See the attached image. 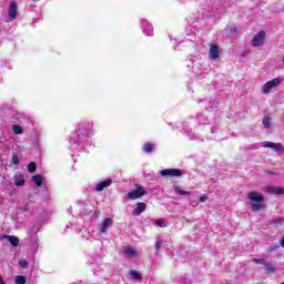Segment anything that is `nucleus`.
Segmentation results:
<instances>
[{
	"instance_id": "1",
	"label": "nucleus",
	"mask_w": 284,
	"mask_h": 284,
	"mask_svg": "<svg viewBox=\"0 0 284 284\" xmlns=\"http://www.w3.org/2000/svg\"><path fill=\"white\" fill-rule=\"evenodd\" d=\"M92 132V122L82 121L78 124V130L75 136L71 138V145H83L88 136Z\"/></svg>"
},
{
	"instance_id": "2",
	"label": "nucleus",
	"mask_w": 284,
	"mask_h": 284,
	"mask_svg": "<svg viewBox=\"0 0 284 284\" xmlns=\"http://www.w3.org/2000/svg\"><path fill=\"white\" fill-rule=\"evenodd\" d=\"M247 199L252 202L251 207L253 212H261V210H265V197L261 193L256 191L250 192L247 194Z\"/></svg>"
},
{
	"instance_id": "3",
	"label": "nucleus",
	"mask_w": 284,
	"mask_h": 284,
	"mask_svg": "<svg viewBox=\"0 0 284 284\" xmlns=\"http://www.w3.org/2000/svg\"><path fill=\"white\" fill-rule=\"evenodd\" d=\"M283 83V79L281 78H275L273 80H270L262 87V92L263 94H270L273 88H278Z\"/></svg>"
},
{
	"instance_id": "4",
	"label": "nucleus",
	"mask_w": 284,
	"mask_h": 284,
	"mask_svg": "<svg viewBox=\"0 0 284 284\" xmlns=\"http://www.w3.org/2000/svg\"><path fill=\"white\" fill-rule=\"evenodd\" d=\"M141 196H145V189H143V186H138L128 193V199L131 201H136V199H141Z\"/></svg>"
},
{
	"instance_id": "5",
	"label": "nucleus",
	"mask_w": 284,
	"mask_h": 284,
	"mask_svg": "<svg viewBox=\"0 0 284 284\" xmlns=\"http://www.w3.org/2000/svg\"><path fill=\"white\" fill-rule=\"evenodd\" d=\"M263 43H265V33L264 31H260L253 37L251 44L253 45V48H258Z\"/></svg>"
},
{
	"instance_id": "6",
	"label": "nucleus",
	"mask_w": 284,
	"mask_h": 284,
	"mask_svg": "<svg viewBox=\"0 0 284 284\" xmlns=\"http://www.w3.org/2000/svg\"><path fill=\"white\" fill-rule=\"evenodd\" d=\"M141 29L146 37H152V34H154V27H152L145 19L141 20Z\"/></svg>"
},
{
	"instance_id": "7",
	"label": "nucleus",
	"mask_w": 284,
	"mask_h": 284,
	"mask_svg": "<svg viewBox=\"0 0 284 284\" xmlns=\"http://www.w3.org/2000/svg\"><path fill=\"white\" fill-rule=\"evenodd\" d=\"M161 176H183V171L180 169H164L160 171Z\"/></svg>"
},
{
	"instance_id": "8",
	"label": "nucleus",
	"mask_w": 284,
	"mask_h": 284,
	"mask_svg": "<svg viewBox=\"0 0 284 284\" xmlns=\"http://www.w3.org/2000/svg\"><path fill=\"white\" fill-rule=\"evenodd\" d=\"M200 103H202L203 108H205V110H216V108H219V103L212 99L210 100H201Z\"/></svg>"
},
{
	"instance_id": "9",
	"label": "nucleus",
	"mask_w": 284,
	"mask_h": 284,
	"mask_svg": "<svg viewBox=\"0 0 284 284\" xmlns=\"http://www.w3.org/2000/svg\"><path fill=\"white\" fill-rule=\"evenodd\" d=\"M263 148H272L274 152H284V146L281 143H274V142H263Z\"/></svg>"
},
{
	"instance_id": "10",
	"label": "nucleus",
	"mask_w": 284,
	"mask_h": 284,
	"mask_svg": "<svg viewBox=\"0 0 284 284\" xmlns=\"http://www.w3.org/2000/svg\"><path fill=\"white\" fill-rule=\"evenodd\" d=\"M209 54H210V58L213 59V61H216V59L221 55V50L219 49V45L211 44Z\"/></svg>"
},
{
	"instance_id": "11",
	"label": "nucleus",
	"mask_w": 284,
	"mask_h": 284,
	"mask_svg": "<svg viewBox=\"0 0 284 284\" xmlns=\"http://www.w3.org/2000/svg\"><path fill=\"white\" fill-rule=\"evenodd\" d=\"M17 19V2L12 1L9 6V21Z\"/></svg>"
},
{
	"instance_id": "12",
	"label": "nucleus",
	"mask_w": 284,
	"mask_h": 284,
	"mask_svg": "<svg viewBox=\"0 0 284 284\" xmlns=\"http://www.w3.org/2000/svg\"><path fill=\"white\" fill-rule=\"evenodd\" d=\"M13 181L17 187H21L22 185H26V178L21 173H16L13 176Z\"/></svg>"
},
{
	"instance_id": "13",
	"label": "nucleus",
	"mask_w": 284,
	"mask_h": 284,
	"mask_svg": "<svg viewBox=\"0 0 284 284\" xmlns=\"http://www.w3.org/2000/svg\"><path fill=\"white\" fill-rule=\"evenodd\" d=\"M110 185H112V179H106L97 184L95 192H103L104 187H110Z\"/></svg>"
},
{
	"instance_id": "14",
	"label": "nucleus",
	"mask_w": 284,
	"mask_h": 284,
	"mask_svg": "<svg viewBox=\"0 0 284 284\" xmlns=\"http://www.w3.org/2000/svg\"><path fill=\"white\" fill-rule=\"evenodd\" d=\"M112 223H113L112 219L105 217L100 227V234H105V232H108V227H112Z\"/></svg>"
},
{
	"instance_id": "15",
	"label": "nucleus",
	"mask_w": 284,
	"mask_h": 284,
	"mask_svg": "<svg viewBox=\"0 0 284 284\" xmlns=\"http://www.w3.org/2000/svg\"><path fill=\"white\" fill-rule=\"evenodd\" d=\"M145 210H148V205L143 202H139L136 209L133 211V215L141 216L142 212H145Z\"/></svg>"
},
{
	"instance_id": "16",
	"label": "nucleus",
	"mask_w": 284,
	"mask_h": 284,
	"mask_svg": "<svg viewBox=\"0 0 284 284\" xmlns=\"http://www.w3.org/2000/svg\"><path fill=\"white\" fill-rule=\"evenodd\" d=\"M266 192L267 194H275L276 196H281V194H284V189L276 186H267Z\"/></svg>"
},
{
	"instance_id": "17",
	"label": "nucleus",
	"mask_w": 284,
	"mask_h": 284,
	"mask_svg": "<svg viewBox=\"0 0 284 284\" xmlns=\"http://www.w3.org/2000/svg\"><path fill=\"white\" fill-rule=\"evenodd\" d=\"M154 148H156V145H154V143L146 142L143 144L142 150H143V152H145V154H152L154 152Z\"/></svg>"
},
{
	"instance_id": "18",
	"label": "nucleus",
	"mask_w": 284,
	"mask_h": 284,
	"mask_svg": "<svg viewBox=\"0 0 284 284\" xmlns=\"http://www.w3.org/2000/svg\"><path fill=\"white\" fill-rule=\"evenodd\" d=\"M31 181L34 182L37 187H41V185H43V175L36 174L31 178Z\"/></svg>"
},
{
	"instance_id": "19",
	"label": "nucleus",
	"mask_w": 284,
	"mask_h": 284,
	"mask_svg": "<svg viewBox=\"0 0 284 284\" xmlns=\"http://www.w3.org/2000/svg\"><path fill=\"white\" fill-rule=\"evenodd\" d=\"M173 190L175 194H179V196H190V194H192V192L183 191V189H181L179 185H174Z\"/></svg>"
},
{
	"instance_id": "20",
	"label": "nucleus",
	"mask_w": 284,
	"mask_h": 284,
	"mask_svg": "<svg viewBox=\"0 0 284 284\" xmlns=\"http://www.w3.org/2000/svg\"><path fill=\"white\" fill-rule=\"evenodd\" d=\"M4 237L9 241V243L13 247H19V237H17L14 235H6Z\"/></svg>"
},
{
	"instance_id": "21",
	"label": "nucleus",
	"mask_w": 284,
	"mask_h": 284,
	"mask_svg": "<svg viewBox=\"0 0 284 284\" xmlns=\"http://www.w3.org/2000/svg\"><path fill=\"white\" fill-rule=\"evenodd\" d=\"M268 225H274L275 227H281L283 225V217L270 220Z\"/></svg>"
},
{
	"instance_id": "22",
	"label": "nucleus",
	"mask_w": 284,
	"mask_h": 284,
	"mask_svg": "<svg viewBox=\"0 0 284 284\" xmlns=\"http://www.w3.org/2000/svg\"><path fill=\"white\" fill-rule=\"evenodd\" d=\"M264 270L267 274H274V272H276V267L274 266V264H272L268 261H267L266 265H264Z\"/></svg>"
},
{
	"instance_id": "23",
	"label": "nucleus",
	"mask_w": 284,
	"mask_h": 284,
	"mask_svg": "<svg viewBox=\"0 0 284 284\" xmlns=\"http://www.w3.org/2000/svg\"><path fill=\"white\" fill-rule=\"evenodd\" d=\"M262 123L266 130L272 128V118L265 116Z\"/></svg>"
},
{
	"instance_id": "24",
	"label": "nucleus",
	"mask_w": 284,
	"mask_h": 284,
	"mask_svg": "<svg viewBox=\"0 0 284 284\" xmlns=\"http://www.w3.org/2000/svg\"><path fill=\"white\" fill-rule=\"evenodd\" d=\"M130 276L132 278H134L135 281H141L143 278V276L141 275V273L136 272V271H131L130 272Z\"/></svg>"
},
{
	"instance_id": "25",
	"label": "nucleus",
	"mask_w": 284,
	"mask_h": 284,
	"mask_svg": "<svg viewBox=\"0 0 284 284\" xmlns=\"http://www.w3.org/2000/svg\"><path fill=\"white\" fill-rule=\"evenodd\" d=\"M124 254L126 256H134V254H136V251H134V248H132V247H128L124 250Z\"/></svg>"
},
{
	"instance_id": "26",
	"label": "nucleus",
	"mask_w": 284,
	"mask_h": 284,
	"mask_svg": "<svg viewBox=\"0 0 284 284\" xmlns=\"http://www.w3.org/2000/svg\"><path fill=\"white\" fill-rule=\"evenodd\" d=\"M153 225H158L159 227H165V222L163 220H152Z\"/></svg>"
},
{
	"instance_id": "27",
	"label": "nucleus",
	"mask_w": 284,
	"mask_h": 284,
	"mask_svg": "<svg viewBox=\"0 0 284 284\" xmlns=\"http://www.w3.org/2000/svg\"><path fill=\"white\" fill-rule=\"evenodd\" d=\"M16 284H26V276L23 275H18L16 277Z\"/></svg>"
},
{
	"instance_id": "28",
	"label": "nucleus",
	"mask_w": 284,
	"mask_h": 284,
	"mask_svg": "<svg viewBox=\"0 0 284 284\" xmlns=\"http://www.w3.org/2000/svg\"><path fill=\"white\" fill-rule=\"evenodd\" d=\"M13 132L14 134H23V129L20 125L14 124Z\"/></svg>"
},
{
	"instance_id": "29",
	"label": "nucleus",
	"mask_w": 284,
	"mask_h": 284,
	"mask_svg": "<svg viewBox=\"0 0 284 284\" xmlns=\"http://www.w3.org/2000/svg\"><path fill=\"white\" fill-rule=\"evenodd\" d=\"M28 172H31V173L37 172V163H34V162L29 163Z\"/></svg>"
},
{
	"instance_id": "30",
	"label": "nucleus",
	"mask_w": 284,
	"mask_h": 284,
	"mask_svg": "<svg viewBox=\"0 0 284 284\" xmlns=\"http://www.w3.org/2000/svg\"><path fill=\"white\" fill-rule=\"evenodd\" d=\"M20 267H22V270H28V266L30 265V263L28 262V260H22L19 262Z\"/></svg>"
},
{
	"instance_id": "31",
	"label": "nucleus",
	"mask_w": 284,
	"mask_h": 284,
	"mask_svg": "<svg viewBox=\"0 0 284 284\" xmlns=\"http://www.w3.org/2000/svg\"><path fill=\"white\" fill-rule=\"evenodd\" d=\"M253 263H257L258 265H266L267 260H265V258H253Z\"/></svg>"
},
{
	"instance_id": "32",
	"label": "nucleus",
	"mask_w": 284,
	"mask_h": 284,
	"mask_svg": "<svg viewBox=\"0 0 284 284\" xmlns=\"http://www.w3.org/2000/svg\"><path fill=\"white\" fill-rule=\"evenodd\" d=\"M161 245H163V242L158 240L155 242V254H159V252H161Z\"/></svg>"
},
{
	"instance_id": "33",
	"label": "nucleus",
	"mask_w": 284,
	"mask_h": 284,
	"mask_svg": "<svg viewBox=\"0 0 284 284\" xmlns=\"http://www.w3.org/2000/svg\"><path fill=\"white\" fill-rule=\"evenodd\" d=\"M12 163L13 165H19V156H17V154L12 156Z\"/></svg>"
},
{
	"instance_id": "34",
	"label": "nucleus",
	"mask_w": 284,
	"mask_h": 284,
	"mask_svg": "<svg viewBox=\"0 0 284 284\" xmlns=\"http://www.w3.org/2000/svg\"><path fill=\"white\" fill-rule=\"evenodd\" d=\"M276 250H278V246H270L266 252H268V254H271L272 252H276Z\"/></svg>"
},
{
	"instance_id": "35",
	"label": "nucleus",
	"mask_w": 284,
	"mask_h": 284,
	"mask_svg": "<svg viewBox=\"0 0 284 284\" xmlns=\"http://www.w3.org/2000/svg\"><path fill=\"white\" fill-rule=\"evenodd\" d=\"M205 201H207V195H202V196L200 197V202H201V203H205Z\"/></svg>"
},
{
	"instance_id": "36",
	"label": "nucleus",
	"mask_w": 284,
	"mask_h": 284,
	"mask_svg": "<svg viewBox=\"0 0 284 284\" xmlns=\"http://www.w3.org/2000/svg\"><path fill=\"white\" fill-rule=\"evenodd\" d=\"M0 284H6V282L3 281V276H1V274H0Z\"/></svg>"
},
{
	"instance_id": "37",
	"label": "nucleus",
	"mask_w": 284,
	"mask_h": 284,
	"mask_svg": "<svg viewBox=\"0 0 284 284\" xmlns=\"http://www.w3.org/2000/svg\"><path fill=\"white\" fill-rule=\"evenodd\" d=\"M251 150H258V146L252 145V146H251Z\"/></svg>"
},
{
	"instance_id": "38",
	"label": "nucleus",
	"mask_w": 284,
	"mask_h": 284,
	"mask_svg": "<svg viewBox=\"0 0 284 284\" xmlns=\"http://www.w3.org/2000/svg\"><path fill=\"white\" fill-rule=\"evenodd\" d=\"M266 174L274 175V174H276V173H274L273 171H266Z\"/></svg>"
},
{
	"instance_id": "39",
	"label": "nucleus",
	"mask_w": 284,
	"mask_h": 284,
	"mask_svg": "<svg viewBox=\"0 0 284 284\" xmlns=\"http://www.w3.org/2000/svg\"><path fill=\"white\" fill-rule=\"evenodd\" d=\"M281 246L284 247V236L281 240Z\"/></svg>"
},
{
	"instance_id": "40",
	"label": "nucleus",
	"mask_w": 284,
	"mask_h": 284,
	"mask_svg": "<svg viewBox=\"0 0 284 284\" xmlns=\"http://www.w3.org/2000/svg\"><path fill=\"white\" fill-rule=\"evenodd\" d=\"M99 214H101V212H100V211H97V212H95V216H99Z\"/></svg>"
},
{
	"instance_id": "41",
	"label": "nucleus",
	"mask_w": 284,
	"mask_h": 284,
	"mask_svg": "<svg viewBox=\"0 0 284 284\" xmlns=\"http://www.w3.org/2000/svg\"><path fill=\"white\" fill-rule=\"evenodd\" d=\"M33 1H39V0H33Z\"/></svg>"
}]
</instances>
